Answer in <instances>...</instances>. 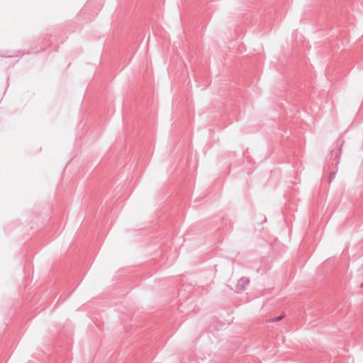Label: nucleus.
Instances as JSON below:
<instances>
[{
    "label": "nucleus",
    "mask_w": 363,
    "mask_h": 363,
    "mask_svg": "<svg viewBox=\"0 0 363 363\" xmlns=\"http://www.w3.org/2000/svg\"><path fill=\"white\" fill-rule=\"evenodd\" d=\"M284 318V315H281L279 317H277L276 319H275V321H279L280 320H281L282 318Z\"/></svg>",
    "instance_id": "1"
}]
</instances>
